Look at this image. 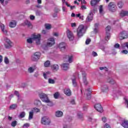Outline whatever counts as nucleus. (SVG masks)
I'll use <instances>...</instances> for the list:
<instances>
[{"label":"nucleus","instance_id":"nucleus-37","mask_svg":"<svg viewBox=\"0 0 128 128\" xmlns=\"http://www.w3.org/2000/svg\"><path fill=\"white\" fill-rule=\"evenodd\" d=\"M54 96L56 100H58V96H60V92H56L54 94Z\"/></svg>","mask_w":128,"mask_h":128},{"label":"nucleus","instance_id":"nucleus-43","mask_svg":"<svg viewBox=\"0 0 128 128\" xmlns=\"http://www.w3.org/2000/svg\"><path fill=\"white\" fill-rule=\"evenodd\" d=\"M72 58H73L72 56H68V62H70V64H71V62H72Z\"/></svg>","mask_w":128,"mask_h":128},{"label":"nucleus","instance_id":"nucleus-40","mask_svg":"<svg viewBox=\"0 0 128 128\" xmlns=\"http://www.w3.org/2000/svg\"><path fill=\"white\" fill-rule=\"evenodd\" d=\"M16 124H18V122H16V120L12 122L11 124V126L13 128H14V126H16Z\"/></svg>","mask_w":128,"mask_h":128},{"label":"nucleus","instance_id":"nucleus-27","mask_svg":"<svg viewBox=\"0 0 128 128\" xmlns=\"http://www.w3.org/2000/svg\"><path fill=\"white\" fill-rule=\"evenodd\" d=\"M34 104L35 106H40L42 104V102L40 100H35L34 101Z\"/></svg>","mask_w":128,"mask_h":128},{"label":"nucleus","instance_id":"nucleus-49","mask_svg":"<svg viewBox=\"0 0 128 128\" xmlns=\"http://www.w3.org/2000/svg\"><path fill=\"white\" fill-rule=\"evenodd\" d=\"M100 70H105L106 72H108V68H106V67H100Z\"/></svg>","mask_w":128,"mask_h":128},{"label":"nucleus","instance_id":"nucleus-38","mask_svg":"<svg viewBox=\"0 0 128 128\" xmlns=\"http://www.w3.org/2000/svg\"><path fill=\"white\" fill-rule=\"evenodd\" d=\"M110 38V32L106 33V36L105 37L106 40H108Z\"/></svg>","mask_w":128,"mask_h":128},{"label":"nucleus","instance_id":"nucleus-42","mask_svg":"<svg viewBox=\"0 0 128 128\" xmlns=\"http://www.w3.org/2000/svg\"><path fill=\"white\" fill-rule=\"evenodd\" d=\"M106 34H107V32H110V26H107L106 28Z\"/></svg>","mask_w":128,"mask_h":128},{"label":"nucleus","instance_id":"nucleus-2","mask_svg":"<svg viewBox=\"0 0 128 128\" xmlns=\"http://www.w3.org/2000/svg\"><path fill=\"white\" fill-rule=\"evenodd\" d=\"M41 38L42 35H40V34H33L32 35V38L27 39L26 42L28 44H32V40H36V44H40Z\"/></svg>","mask_w":128,"mask_h":128},{"label":"nucleus","instance_id":"nucleus-46","mask_svg":"<svg viewBox=\"0 0 128 128\" xmlns=\"http://www.w3.org/2000/svg\"><path fill=\"white\" fill-rule=\"evenodd\" d=\"M23 128H30V124L28 123H26L25 124H24L22 126Z\"/></svg>","mask_w":128,"mask_h":128},{"label":"nucleus","instance_id":"nucleus-3","mask_svg":"<svg viewBox=\"0 0 128 128\" xmlns=\"http://www.w3.org/2000/svg\"><path fill=\"white\" fill-rule=\"evenodd\" d=\"M39 96L44 102H46L48 104V106H52V102L50 100H48V95L44 93H42L39 94Z\"/></svg>","mask_w":128,"mask_h":128},{"label":"nucleus","instance_id":"nucleus-33","mask_svg":"<svg viewBox=\"0 0 128 128\" xmlns=\"http://www.w3.org/2000/svg\"><path fill=\"white\" fill-rule=\"evenodd\" d=\"M26 116V112H22L20 113L19 115V118H24Z\"/></svg>","mask_w":128,"mask_h":128},{"label":"nucleus","instance_id":"nucleus-39","mask_svg":"<svg viewBox=\"0 0 128 128\" xmlns=\"http://www.w3.org/2000/svg\"><path fill=\"white\" fill-rule=\"evenodd\" d=\"M34 72V68H32V67H30L28 69V72L30 74H32Z\"/></svg>","mask_w":128,"mask_h":128},{"label":"nucleus","instance_id":"nucleus-57","mask_svg":"<svg viewBox=\"0 0 128 128\" xmlns=\"http://www.w3.org/2000/svg\"><path fill=\"white\" fill-rule=\"evenodd\" d=\"M36 18V17L32 15L30 16V20H34Z\"/></svg>","mask_w":128,"mask_h":128},{"label":"nucleus","instance_id":"nucleus-25","mask_svg":"<svg viewBox=\"0 0 128 128\" xmlns=\"http://www.w3.org/2000/svg\"><path fill=\"white\" fill-rule=\"evenodd\" d=\"M4 24H2L0 25V28L2 30V32H4V34H8V31H6V30H4Z\"/></svg>","mask_w":128,"mask_h":128},{"label":"nucleus","instance_id":"nucleus-18","mask_svg":"<svg viewBox=\"0 0 128 128\" xmlns=\"http://www.w3.org/2000/svg\"><path fill=\"white\" fill-rule=\"evenodd\" d=\"M86 91L88 92V94H87L86 99L88 100H90L92 98V95L90 94H92V90L90 88L86 90Z\"/></svg>","mask_w":128,"mask_h":128},{"label":"nucleus","instance_id":"nucleus-26","mask_svg":"<svg viewBox=\"0 0 128 128\" xmlns=\"http://www.w3.org/2000/svg\"><path fill=\"white\" fill-rule=\"evenodd\" d=\"M25 24H26V26H28V28H32V23H30V22L26 20L25 22Z\"/></svg>","mask_w":128,"mask_h":128},{"label":"nucleus","instance_id":"nucleus-5","mask_svg":"<svg viewBox=\"0 0 128 128\" xmlns=\"http://www.w3.org/2000/svg\"><path fill=\"white\" fill-rule=\"evenodd\" d=\"M41 124L44 126H48L50 124V120L46 116H44L41 119Z\"/></svg>","mask_w":128,"mask_h":128},{"label":"nucleus","instance_id":"nucleus-63","mask_svg":"<svg viewBox=\"0 0 128 128\" xmlns=\"http://www.w3.org/2000/svg\"><path fill=\"white\" fill-rule=\"evenodd\" d=\"M2 62V55H0V64Z\"/></svg>","mask_w":128,"mask_h":128},{"label":"nucleus","instance_id":"nucleus-21","mask_svg":"<svg viewBox=\"0 0 128 128\" xmlns=\"http://www.w3.org/2000/svg\"><path fill=\"white\" fill-rule=\"evenodd\" d=\"M62 67L64 70H68L69 68L68 64L64 63L63 64H62Z\"/></svg>","mask_w":128,"mask_h":128},{"label":"nucleus","instance_id":"nucleus-53","mask_svg":"<svg viewBox=\"0 0 128 128\" xmlns=\"http://www.w3.org/2000/svg\"><path fill=\"white\" fill-rule=\"evenodd\" d=\"M92 40L90 39H87L86 41V44H90V42Z\"/></svg>","mask_w":128,"mask_h":128},{"label":"nucleus","instance_id":"nucleus-50","mask_svg":"<svg viewBox=\"0 0 128 128\" xmlns=\"http://www.w3.org/2000/svg\"><path fill=\"white\" fill-rule=\"evenodd\" d=\"M104 128H112L110 126L108 123L105 124L104 125Z\"/></svg>","mask_w":128,"mask_h":128},{"label":"nucleus","instance_id":"nucleus-20","mask_svg":"<svg viewBox=\"0 0 128 128\" xmlns=\"http://www.w3.org/2000/svg\"><path fill=\"white\" fill-rule=\"evenodd\" d=\"M82 76H83V82L84 84L86 86L88 84V81H86V72H82Z\"/></svg>","mask_w":128,"mask_h":128},{"label":"nucleus","instance_id":"nucleus-1","mask_svg":"<svg viewBox=\"0 0 128 128\" xmlns=\"http://www.w3.org/2000/svg\"><path fill=\"white\" fill-rule=\"evenodd\" d=\"M86 32V28L84 24H80L78 26L76 30V36L78 38H80L84 36V34Z\"/></svg>","mask_w":128,"mask_h":128},{"label":"nucleus","instance_id":"nucleus-16","mask_svg":"<svg viewBox=\"0 0 128 128\" xmlns=\"http://www.w3.org/2000/svg\"><path fill=\"white\" fill-rule=\"evenodd\" d=\"M120 16L122 18L128 16V11L122 10L120 13Z\"/></svg>","mask_w":128,"mask_h":128},{"label":"nucleus","instance_id":"nucleus-35","mask_svg":"<svg viewBox=\"0 0 128 128\" xmlns=\"http://www.w3.org/2000/svg\"><path fill=\"white\" fill-rule=\"evenodd\" d=\"M66 4L67 6H68V8H70V10H74V8H76L75 6H72L70 5V4H68V2H66Z\"/></svg>","mask_w":128,"mask_h":128},{"label":"nucleus","instance_id":"nucleus-17","mask_svg":"<svg viewBox=\"0 0 128 128\" xmlns=\"http://www.w3.org/2000/svg\"><path fill=\"white\" fill-rule=\"evenodd\" d=\"M9 26L11 28H16V21L15 20H12L9 24Z\"/></svg>","mask_w":128,"mask_h":128},{"label":"nucleus","instance_id":"nucleus-36","mask_svg":"<svg viewBox=\"0 0 128 128\" xmlns=\"http://www.w3.org/2000/svg\"><path fill=\"white\" fill-rule=\"evenodd\" d=\"M32 111L33 112H40V110L36 108H32Z\"/></svg>","mask_w":128,"mask_h":128},{"label":"nucleus","instance_id":"nucleus-51","mask_svg":"<svg viewBox=\"0 0 128 128\" xmlns=\"http://www.w3.org/2000/svg\"><path fill=\"white\" fill-rule=\"evenodd\" d=\"M120 46V44H118V43L115 44L114 46V48H119Z\"/></svg>","mask_w":128,"mask_h":128},{"label":"nucleus","instance_id":"nucleus-13","mask_svg":"<svg viewBox=\"0 0 128 128\" xmlns=\"http://www.w3.org/2000/svg\"><path fill=\"white\" fill-rule=\"evenodd\" d=\"M67 36L70 40H74V34L71 31H70L69 30H68Z\"/></svg>","mask_w":128,"mask_h":128},{"label":"nucleus","instance_id":"nucleus-6","mask_svg":"<svg viewBox=\"0 0 128 128\" xmlns=\"http://www.w3.org/2000/svg\"><path fill=\"white\" fill-rule=\"evenodd\" d=\"M120 40H126L128 38V32L126 31H123L121 32L120 34Z\"/></svg>","mask_w":128,"mask_h":128},{"label":"nucleus","instance_id":"nucleus-61","mask_svg":"<svg viewBox=\"0 0 128 128\" xmlns=\"http://www.w3.org/2000/svg\"><path fill=\"white\" fill-rule=\"evenodd\" d=\"M82 10H86V7L84 5H82L81 6Z\"/></svg>","mask_w":128,"mask_h":128},{"label":"nucleus","instance_id":"nucleus-10","mask_svg":"<svg viewBox=\"0 0 128 128\" xmlns=\"http://www.w3.org/2000/svg\"><path fill=\"white\" fill-rule=\"evenodd\" d=\"M48 42L46 44V46L48 48H50V46H52L54 44V38H52L48 39Z\"/></svg>","mask_w":128,"mask_h":128},{"label":"nucleus","instance_id":"nucleus-7","mask_svg":"<svg viewBox=\"0 0 128 128\" xmlns=\"http://www.w3.org/2000/svg\"><path fill=\"white\" fill-rule=\"evenodd\" d=\"M4 40L6 44H4L6 48H10L12 46V41H10V39L8 38H5Z\"/></svg>","mask_w":128,"mask_h":128},{"label":"nucleus","instance_id":"nucleus-64","mask_svg":"<svg viewBox=\"0 0 128 128\" xmlns=\"http://www.w3.org/2000/svg\"><path fill=\"white\" fill-rule=\"evenodd\" d=\"M79 18H80V20H84V16H80Z\"/></svg>","mask_w":128,"mask_h":128},{"label":"nucleus","instance_id":"nucleus-22","mask_svg":"<svg viewBox=\"0 0 128 128\" xmlns=\"http://www.w3.org/2000/svg\"><path fill=\"white\" fill-rule=\"evenodd\" d=\"M64 113L62 111L58 110L56 112L55 116L57 118H60L62 116Z\"/></svg>","mask_w":128,"mask_h":128},{"label":"nucleus","instance_id":"nucleus-4","mask_svg":"<svg viewBox=\"0 0 128 128\" xmlns=\"http://www.w3.org/2000/svg\"><path fill=\"white\" fill-rule=\"evenodd\" d=\"M116 5L114 2H110L108 5V8L110 12H116Z\"/></svg>","mask_w":128,"mask_h":128},{"label":"nucleus","instance_id":"nucleus-32","mask_svg":"<svg viewBox=\"0 0 128 128\" xmlns=\"http://www.w3.org/2000/svg\"><path fill=\"white\" fill-rule=\"evenodd\" d=\"M50 66V60H46L44 63V66L45 68H48V66Z\"/></svg>","mask_w":128,"mask_h":128},{"label":"nucleus","instance_id":"nucleus-15","mask_svg":"<svg viewBox=\"0 0 128 128\" xmlns=\"http://www.w3.org/2000/svg\"><path fill=\"white\" fill-rule=\"evenodd\" d=\"M51 68L54 72H58L60 70V66L57 64H54L51 66Z\"/></svg>","mask_w":128,"mask_h":128},{"label":"nucleus","instance_id":"nucleus-34","mask_svg":"<svg viewBox=\"0 0 128 128\" xmlns=\"http://www.w3.org/2000/svg\"><path fill=\"white\" fill-rule=\"evenodd\" d=\"M16 108H18V105H16V104H12L10 106V110H16Z\"/></svg>","mask_w":128,"mask_h":128},{"label":"nucleus","instance_id":"nucleus-44","mask_svg":"<svg viewBox=\"0 0 128 128\" xmlns=\"http://www.w3.org/2000/svg\"><path fill=\"white\" fill-rule=\"evenodd\" d=\"M46 30H50L52 28V26L50 24H46L45 25Z\"/></svg>","mask_w":128,"mask_h":128},{"label":"nucleus","instance_id":"nucleus-9","mask_svg":"<svg viewBox=\"0 0 128 128\" xmlns=\"http://www.w3.org/2000/svg\"><path fill=\"white\" fill-rule=\"evenodd\" d=\"M58 48L61 52H64L66 48V44L64 42H62L59 44Z\"/></svg>","mask_w":128,"mask_h":128},{"label":"nucleus","instance_id":"nucleus-62","mask_svg":"<svg viewBox=\"0 0 128 128\" xmlns=\"http://www.w3.org/2000/svg\"><path fill=\"white\" fill-rule=\"evenodd\" d=\"M124 100L125 102H126V104L128 108V99H126V98H124Z\"/></svg>","mask_w":128,"mask_h":128},{"label":"nucleus","instance_id":"nucleus-28","mask_svg":"<svg viewBox=\"0 0 128 128\" xmlns=\"http://www.w3.org/2000/svg\"><path fill=\"white\" fill-rule=\"evenodd\" d=\"M117 6L119 8H122V6H124V3L122 1H120L118 2Z\"/></svg>","mask_w":128,"mask_h":128},{"label":"nucleus","instance_id":"nucleus-55","mask_svg":"<svg viewBox=\"0 0 128 128\" xmlns=\"http://www.w3.org/2000/svg\"><path fill=\"white\" fill-rule=\"evenodd\" d=\"M102 120L104 122H106V116L102 117Z\"/></svg>","mask_w":128,"mask_h":128},{"label":"nucleus","instance_id":"nucleus-54","mask_svg":"<svg viewBox=\"0 0 128 128\" xmlns=\"http://www.w3.org/2000/svg\"><path fill=\"white\" fill-rule=\"evenodd\" d=\"M14 94L18 96V98H20V94L18 93V92L15 91Z\"/></svg>","mask_w":128,"mask_h":128},{"label":"nucleus","instance_id":"nucleus-58","mask_svg":"<svg viewBox=\"0 0 128 128\" xmlns=\"http://www.w3.org/2000/svg\"><path fill=\"white\" fill-rule=\"evenodd\" d=\"M102 6H100V14H102Z\"/></svg>","mask_w":128,"mask_h":128},{"label":"nucleus","instance_id":"nucleus-59","mask_svg":"<svg viewBox=\"0 0 128 128\" xmlns=\"http://www.w3.org/2000/svg\"><path fill=\"white\" fill-rule=\"evenodd\" d=\"M92 56H98V53L96 52H92Z\"/></svg>","mask_w":128,"mask_h":128},{"label":"nucleus","instance_id":"nucleus-29","mask_svg":"<svg viewBox=\"0 0 128 128\" xmlns=\"http://www.w3.org/2000/svg\"><path fill=\"white\" fill-rule=\"evenodd\" d=\"M33 118H34V112L32 111H30L29 112L28 120H32Z\"/></svg>","mask_w":128,"mask_h":128},{"label":"nucleus","instance_id":"nucleus-11","mask_svg":"<svg viewBox=\"0 0 128 128\" xmlns=\"http://www.w3.org/2000/svg\"><path fill=\"white\" fill-rule=\"evenodd\" d=\"M92 20H94V14L92 12H90L86 17V22H92Z\"/></svg>","mask_w":128,"mask_h":128},{"label":"nucleus","instance_id":"nucleus-45","mask_svg":"<svg viewBox=\"0 0 128 128\" xmlns=\"http://www.w3.org/2000/svg\"><path fill=\"white\" fill-rule=\"evenodd\" d=\"M4 62L5 64H10V61L8 60V58L7 57L4 58Z\"/></svg>","mask_w":128,"mask_h":128},{"label":"nucleus","instance_id":"nucleus-12","mask_svg":"<svg viewBox=\"0 0 128 128\" xmlns=\"http://www.w3.org/2000/svg\"><path fill=\"white\" fill-rule=\"evenodd\" d=\"M94 108L98 112H104V109L102 108V105L100 104H96L94 106Z\"/></svg>","mask_w":128,"mask_h":128},{"label":"nucleus","instance_id":"nucleus-48","mask_svg":"<svg viewBox=\"0 0 128 128\" xmlns=\"http://www.w3.org/2000/svg\"><path fill=\"white\" fill-rule=\"evenodd\" d=\"M43 76L45 80H48V72L44 73Z\"/></svg>","mask_w":128,"mask_h":128},{"label":"nucleus","instance_id":"nucleus-14","mask_svg":"<svg viewBox=\"0 0 128 128\" xmlns=\"http://www.w3.org/2000/svg\"><path fill=\"white\" fill-rule=\"evenodd\" d=\"M64 94H66L67 96H72V91L68 88H66L64 90Z\"/></svg>","mask_w":128,"mask_h":128},{"label":"nucleus","instance_id":"nucleus-8","mask_svg":"<svg viewBox=\"0 0 128 128\" xmlns=\"http://www.w3.org/2000/svg\"><path fill=\"white\" fill-rule=\"evenodd\" d=\"M40 57V53L36 52L34 54V56L32 57V60L33 62H38Z\"/></svg>","mask_w":128,"mask_h":128},{"label":"nucleus","instance_id":"nucleus-23","mask_svg":"<svg viewBox=\"0 0 128 128\" xmlns=\"http://www.w3.org/2000/svg\"><path fill=\"white\" fill-rule=\"evenodd\" d=\"M121 125L123 128H128V120H124V122L122 123Z\"/></svg>","mask_w":128,"mask_h":128},{"label":"nucleus","instance_id":"nucleus-30","mask_svg":"<svg viewBox=\"0 0 128 128\" xmlns=\"http://www.w3.org/2000/svg\"><path fill=\"white\" fill-rule=\"evenodd\" d=\"M108 82L110 84H116V81L112 78H109L108 80Z\"/></svg>","mask_w":128,"mask_h":128},{"label":"nucleus","instance_id":"nucleus-19","mask_svg":"<svg viewBox=\"0 0 128 128\" xmlns=\"http://www.w3.org/2000/svg\"><path fill=\"white\" fill-rule=\"evenodd\" d=\"M108 86V85H104L102 87V92H108L109 90Z\"/></svg>","mask_w":128,"mask_h":128},{"label":"nucleus","instance_id":"nucleus-47","mask_svg":"<svg viewBox=\"0 0 128 128\" xmlns=\"http://www.w3.org/2000/svg\"><path fill=\"white\" fill-rule=\"evenodd\" d=\"M72 82L74 86H76V79H72Z\"/></svg>","mask_w":128,"mask_h":128},{"label":"nucleus","instance_id":"nucleus-41","mask_svg":"<svg viewBox=\"0 0 128 128\" xmlns=\"http://www.w3.org/2000/svg\"><path fill=\"white\" fill-rule=\"evenodd\" d=\"M48 82L49 84H54L56 83V81H54V80L52 79V78H49L48 80Z\"/></svg>","mask_w":128,"mask_h":128},{"label":"nucleus","instance_id":"nucleus-60","mask_svg":"<svg viewBox=\"0 0 128 128\" xmlns=\"http://www.w3.org/2000/svg\"><path fill=\"white\" fill-rule=\"evenodd\" d=\"M71 26H72V28L76 27V22L72 23Z\"/></svg>","mask_w":128,"mask_h":128},{"label":"nucleus","instance_id":"nucleus-56","mask_svg":"<svg viewBox=\"0 0 128 128\" xmlns=\"http://www.w3.org/2000/svg\"><path fill=\"white\" fill-rule=\"evenodd\" d=\"M36 16H40V11L37 10V11H36Z\"/></svg>","mask_w":128,"mask_h":128},{"label":"nucleus","instance_id":"nucleus-31","mask_svg":"<svg viewBox=\"0 0 128 128\" xmlns=\"http://www.w3.org/2000/svg\"><path fill=\"white\" fill-rule=\"evenodd\" d=\"M78 118H80V120H84V115L82 113H78Z\"/></svg>","mask_w":128,"mask_h":128},{"label":"nucleus","instance_id":"nucleus-52","mask_svg":"<svg viewBox=\"0 0 128 128\" xmlns=\"http://www.w3.org/2000/svg\"><path fill=\"white\" fill-rule=\"evenodd\" d=\"M122 54H128V50H123L122 51Z\"/></svg>","mask_w":128,"mask_h":128},{"label":"nucleus","instance_id":"nucleus-24","mask_svg":"<svg viewBox=\"0 0 128 128\" xmlns=\"http://www.w3.org/2000/svg\"><path fill=\"white\" fill-rule=\"evenodd\" d=\"M100 0H92L90 2V4L92 6H96L97 4L100 1Z\"/></svg>","mask_w":128,"mask_h":128}]
</instances>
